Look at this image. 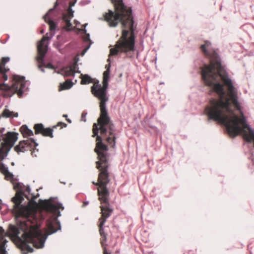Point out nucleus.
Returning a JSON list of instances; mask_svg holds the SVG:
<instances>
[{
	"mask_svg": "<svg viewBox=\"0 0 254 254\" xmlns=\"http://www.w3.org/2000/svg\"><path fill=\"white\" fill-rule=\"evenodd\" d=\"M108 62H110V59H109V58L108 59Z\"/></svg>",
	"mask_w": 254,
	"mask_h": 254,
	"instance_id": "7c9ffc66",
	"label": "nucleus"
},
{
	"mask_svg": "<svg viewBox=\"0 0 254 254\" xmlns=\"http://www.w3.org/2000/svg\"><path fill=\"white\" fill-rule=\"evenodd\" d=\"M78 69L77 62H75L70 66L64 67L62 70V74L65 76H74Z\"/></svg>",
	"mask_w": 254,
	"mask_h": 254,
	"instance_id": "9b49d317",
	"label": "nucleus"
},
{
	"mask_svg": "<svg viewBox=\"0 0 254 254\" xmlns=\"http://www.w3.org/2000/svg\"><path fill=\"white\" fill-rule=\"evenodd\" d=\"M72 83L69 80H66L63 84H61L62 89H68L72 86Z\"/></svg>",
	"mask_w": 254,
	"mask_h": 254,
	"instance_id": "6ab92c4d",
	"label": "nucleus"
},
{
	"mask_svg": "<svg viewBox=\"0 0 254 254\" xmlns=\"http://www.w3.org/2000/svg\"><path fill=\"white\" fill-rule=\"evenodd\" d=\"M88 204V201H86V202H84V205H87Z\"/></svg>",
	"mask_w": 254,
	"mask_h": 254,
	"instance_id": "393cba45",
	"label": "nucleus"
},
{
	"mask_svg": "<svg viewBox=\"0 0 254 254\" xmlns=\"http://www.w3.org/2000/svg\"><path fill=\"white\" fill-rule=\"evenodd\" d=\"M210 45V43L208 41H205L203 45L201 46V49L206 55H208L209 54L207 52V48H208Z\"/></svg>",
	"mask_w": 254,
	"mask_h": 254,
	"instance_id": "a211bd4d",
	"label": "nucleus"
},
{
	"mask_svg": "<svg viewBox=\"0 0 254 254\" xmlns=\"http://www.w3.org/2000/svg\"><path fill=\"white\" fill-rule=\"evenodd\" d=\"M110 70L106 69L103 73V84H105V86L108 85V80L109 79V74H110Z\"/></svg>",
	"mask_w": 254,
	"mask_h": 254,
	"instance_id": "f3484780",
	"label": "nucleus"
},
{
	"mask_svg": "<svg viewBox=\"0 0 254 254\" xmlns=\"http://www.w3.org/2000/svg\"><path fill=\"white\" fill-rule=\"evenodd\" d=\"M110 66H111V65H110V64L109 63L108 64L106 65L105 68H106V69H110Z\"/></svg>",
	"mask_w": 254,
	"mask_h": 254,
	"instance_id": "b1692460",
	"label": "nucleus"
},
{
	"mask_svg": "<svg viewBox=\"0 0 254 254\" xmlns=\"http://www.w3.org/2000/svg\"><path fill=\"white\" fill-rule=\"evenodd\" d=\"M63 117H65V118H66L67 117V115H64Z\"/></svg>",
	"mask_w": 254,
	"mask_h": 254,
	"instance_id": "c85d7f7f",
	"label": "nucleus"
},
{
	"mask_svg": "<svg viewBox=\"0 0 254 254\" xmlns=\"http://www.w3.org/2000/svg\"><path fill=\"white\" fill-rule=\"evenodd\" d=\"M25 191H26L27 192H28V193H30V188L29 186H27V187H25Z\"/></svg>",
	"mask_w": 254,
	"mask_h": 254,
	"instance_id": "4be33fe9",
	"label": "nucleus"
},
{
	"mask_svg": "<svg viewBox=\"0 0 254 254\" xmlns=\"http://www.w3.org/2000/svg\"><path fill=\"white\" fill-rule=\"evenodd\" d=\"M1 160H2L3 159H1ZM0 171L3 173L4 175L5 178L8 180L11 179L12 177V175L9 173L8 171V169L6 167H5L4 164L0 162Z\"/></svg>",
	"mask_w": 254,
	"mask_h": 254,
	"instance_id": "ddd939ff",
	"label": "nucleus"
},
{
	"mask_svg": "<svg viewBox=\"0 0 254 254\" xmlns=\"http://www.w3.org/2000/svg\"><path fill=\"white\" fill-rule=\"evenodd\" d=\"M60 125H63L64 127H66V124L65 123H62V122H59L58 123V126H60Z\"/></svg>",
	"mask_w": 254,
	"mask_h": 254,
	"instance_id": "5701e85b",
	"label": "nucleus"
},
{
	"mask_svg": "<svg viewBox=\"0 0 254 254\" xmlns=\"http://www.w3.org/2000/svg\"><path fill=\"white\" fill-rule=\"evenodd\" d=\"M87 25V24L84 25V28L82 29V30L84 31V32L86 34V36L85 37H84V40L86 41H90V39H89V34H86V30L85 29V26L86 25Z\"/></svg>",
	"mask_w": 254,
	"mask_h": 254,
	"instance_id": "aec40b11",
	"label": "nucleus"
},
{
	"mask_svg": "<svg viewBox=\"0 0 254 254\" xmlns=\"http://www.w3.org/2000/svg\"><path fill=\"white\" fill-rule=\"evenodd\" d=\"M108 86V85L105 86V84H103V86H101V84H94L91 87L92 93L100 100V117L98 119V123H94L93 126V136H97L95 151L98 154L99 159V161L96 162L97 168L100 170V172L104 167H107L108 172V166L107 162L108 157L107 152L108 148L107 146L102 142L101 137L98 135L99 130H100L101 135L106 137V140L108 143L111 144L113 147L115 145V127L108 115L106 107V102L108 100L107 96Z\"/></svg>",
	"mask_w": 254,
	"mask_h": 254,
	"instance_id": "f03ea898",
	"label": "nucleus"
},
{
	"mask_svg": "<svg viewBox=\"0 0 254 254\" xmlns=\"http://www.w3.org/2000/svg\"><path fill=\"white\" fill-rule=\"evenodd\" d=\"M44 33V30H42L41 31V33Z\"/></svg>",
	"mask_w": 254,
	"mask_h": 254,
	"instance_id": "c756f323",
	"label": "nucleus"
},
{
	"mask_svg": "<svg viewBox=\"0 0 254 254\" xmlns=\"http://www.w3.org/2000/svg\"><path fill=\"white\" fill-rule=\"evenodd\" d=\"M74 22H75L76 25H77V24L78 23V22L76 20H74Z\"/></svg>",
	"mask_w": 254,
	"mask_h": 254,
	"instance_id": "cd10ccee",
	"label": "nucleus"
},
{
	"mask_svg": "<svg viewBox=\"0 0 254 254\" xmlns=\"http://www.w3.org/2000/svg\"><path fill=\"white\" fill-rule=\"evenodd\" d=\"M66 120L69 123H70L71 122V120L70 119H66Z\"/></svg>",
	"mask_w": 254,
	"mask_h": 254,
	"instance_id": "bb28decb",
	"label": "nucleus"
},
{
	"mask_svg": "<svg viewBox=\"0 0 254 254\" xmlns=\"http://www.w3.org/2000/svg\"><path fill=\"white\" fill-rule=\"evenodd\" d=\"M9 60L8 57H4L2 59L1 62H0V78L4 81L7 79L6 72L9 70L5 67V64Z\"/></svg>",
	"mask_w": 254,
	"mask_h": 254,
	"instance_id": "f8f14e48",
	"label": "nucleus"
},
{
	"mask_svg": "<svg viewBox=\"0 0 254 254\" xmlns=\"http://www.w3.org/2000/svg\"><path fill=\"white\" fill-rule=\"evenodd\" d=\"M81 84H87L92 82V79L90 76L87 74L83 75L81 74Z\"/></svg>",
	"mask_w": 254,
	"mask_h": 254,
	"instance_id": "dca6fc26",
	"label": "nucleus"
},
{
	"mask_svg": "<svg viewBox=\"0 0 254 254\" xmlns=\"http://www.w3.org/2000/svg\"><path fill=\"white\" fill-rule=\"evenodd\" d=\"M18 115V114L17 113H14L13 112L10 111L7 109H5L2 114V117L5 118L17 117Z\"/></svg>",
	"mask_w": 254,
	"mask_h": 254,
	"instance_id": "2eb2a0df",
	"label": "nucleus"
},
{
	"mask_svg": "<svg viewBox=\"0 0 254 254\" xmlns=\"http://www.w3.org/2000/svg\"><path fill=\"white\" fill-rule=\"evenodd\" d=\"M20 130L24 137L33 135V131L29 129L26 125L22 126L20 127Z\"/></svg>",
	"mask_w": 254,
	"mask_h": 254,
	"instance_id": "4468645a",
	"label": "nucleus"
},
{
	"mask_svg": "<svg viewBox=\"0 0 254 254\" xmlns=\"http://www.w3.org/2000/svg\"><path fill=\"white\" fill-rule=\"evenodd\" d=\"M109 173L107 171V167H104L99 174L98 182L93 183L98 186V194L99 195V199L101 204H104L100 206L101 210L102 216L99 219V232L101 236V244L104 247V254H110L108 253L106 250L104 246L106 242V235L105 234L103 226L106 221L107 219L111 215L113 210L110 207L109 203V192L107 188V185L109 182Z\"/></svg>",
	"mask_w": 254,
	"mask_h": 254,
	"instance_id": "20e7f679",
	"label": "nucleus"
},
{
	"mask_svg": "<svg viewBox=\"0 0 254 254\" xmlns=\"http://www.w3.org/2000/svg\"><path fill=\"white\" fill-rule=\"evenodd\" d=\"M11 164H12V165H14V163H13V162H12V163H11Z\"/></svg>",
	"mask_w": 254,
	"mask_h": 254,
	"instance_id": "2f4dec72",
	"label": "nucleus"
},
{
	"mask_svg": "<svg viewBox=\"0 0 254 254\" xmlns=\"http://www.w3.org/2000/svg\"><path fill=\"white\" fill-rule=\"evenodd\" d=\"M85 118V116L83 115V114L82 115V120H83L84 122H85V120H84L83 118Z\"/></svg>",
	"mask_w": 254,
	"mask_h": 254,
	"instance_id": "a878e982",
	"label": "nucleus"
},
{
	"mask_svg": "<svg viewBox=\"0 0 254 254\" xmlns=\"http://www.w3.org/2000/svg\"><path fill=\"white\" fill-rule=\"evenodd\" d=\"M114 3L115 12L109 10L105 19L111 27H116L120 21L123 28L122 35L117 42L115 48L110 50L109 56L116 55L118 52L127 53L134 50V35L133 30V21L131 9L127 8L123 0H111Z\"/></svg>",
	"mask_w": 254,
	"mask_h": 254,
	"instance_id": "7ed1b4c3",
	"label": "nucleus"
},
{
	"mask_svg": "<svg viewBox=\"0 0 254 254\" xmlns=\"http://www.w3.org/2000/svg\"><path fill=\"white\" fill-rule=\"evenodd\" d=\"M21 194L17 193L12 198L13 202V212L16 217L17 227L11 225L10 230L14 237L20 239L23 247L28 252L32 253L33 248L27 245L31 243L36 248H42L49 235L56 232L61 229L58 217L61 216L60 209H64L62 204L58 201L57 198L51 197L43 201L42 206L50 215L47 220V232L43 234L39 229L40 225L37 220L31 215L32 208L29 205L21 204L24 198L22 194H25V190L19 184L14 186Z\"/></svg>",
	"mask_w": 254,
	"mask_h": 254,
	"instance_id": "f257e3e1",
	"label": "nucleus"
},
{
	"mask_svg": "<svg viewBox=\"0 0 254 254\" xmlns=\"http://www.w3.org/2000/svg\"><path fill=\"white\" fill-rule=\"evenodd\" d=\"M38 144L35 141L34 139L29 138L19 142V144L14 147L15 151L19 153L20 152H24L28 150H31V154L33 156L37 157V154L35 153L36 147Z\"/></svg>",
	"mask_w": 254,
	"mask_h": 254,
	"instance_id": "6e6552de",
	"label": "nucleus"
},
{
	"mask_svg": "<svg viewBox=\"0 0 254 254\" xmlns=\"http://www.w3.org/2000/svg\"><path fill=\"white\" fill-rule=\"evenodd\" d=\"M60 0H57V1L55 2V7L50 9L46 14L43 16L45 21L48 23L50 26V32L49 33H47L45 36H44L41 40L39 42L37 46L38 56L36 58V60L39 64L38 67L43 72H44V69L42 67V64H44V57L47 51V46L45 45V42L46 40H50L55 34V31L56 28L57 24L52 20L53 18L52 13L54 12V8L59 5V2Z\"/></svg>",
	"mask_w": 254,
	"mask_h": 254,
	"instance_id": "39448f33",
	"label": "nucleus"
},
{
	"mask_svg": "<svg viewBox=\"0 0 254 254\" xmlns=\"http://www.w3.org/2000/svg\"><path fill=\"white\" fill-rule=\"evenodd\" d=\"M77 0H74L73 2H69V7H68L67 12L63 14V20L65 23V28L66 30L70 31L72 29V24L70 20L73 17L74 11L72 9L71 7L74 6Z\"/></svg>",
	"mask_w": 254,
	"mask_h": 254,
	"instance_id": "1a4fd4ad",
	"label": "nucleus"
},
{
	"mask_svg": "<svg viewBox=\"0 0 254 254\" xmlns=\"http://www.w3.org/2000/svg\"><path fill=\"white\" fill-rule=\"evenodd\" d=\"M4 130V128H2L0 130L2 140L3 141L1 143L0 147V158L1 159H3L7 156L9 151L18 139V133L9 131L5 134H3Z\"/></svg>",
	"mask_w": 254,
	"mask_h": 254,
	"instance_id": "423d86ee",
	"label": "nucleus"
},
{
	"mask_svg": "<svg viewBox=\"0 0 254 254\" xmlns=\"http://www.w3.org/2000/svg\"><path fill=\"white\" fill-rule=\"evenodd\" d=\"M35 134L41 133L44 136L53 137V129L50 128H44L43 125L41 124H36L34 126Z\"/></svg>",
	"mask_w": 254,
	"mask_h": 254,
	"instance_id": "9d476101",
	"label": "nucleus"
},
{
	"mask_svg": "<svg viewBox=\"0 0 254 254\" xmlns=\"http://www.w3.org/2000/svg\"><path fill=\"white\" fill-rule=\"evenodd\" d=\"M46 67L51 69H54V66L50 63H49L47 64V65L45 66Z\"/></svg>",
	"mask_w": 254,
	"mask_h": 254,
	"instance_id": "412c9836",
	"label": "nucleus"
},
{
	"mask_svg": "<svg viewBox=\"0 0 254 254\" xmlns=\"http://www.w3.org/2000/svg\"><path fill=\"white\" fill-rule=\"evenodd\" d=\"M24 78L23 76L15 75L13 77L14 82L11 86L4 83L0 84V90L11 91L12 94L17 93L18 95L21 97L25 91L26 83Z\"/></svg>",
	"mask_w": 254,
	"mask_h": 254,
	"instance_id": "0eeeda50",
	"label": "nucleus"
}]
</instances>
